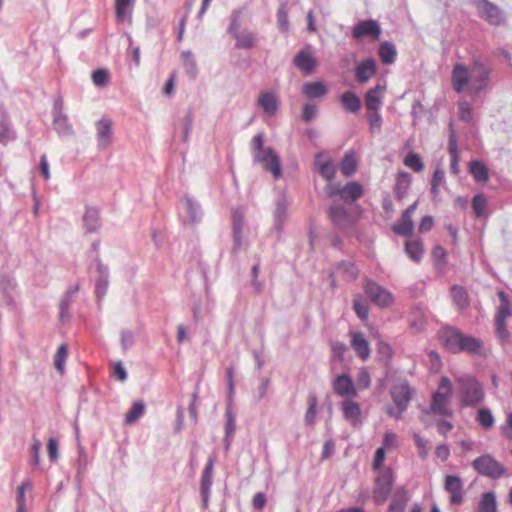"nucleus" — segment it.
<instances>
[{"label":"nucleus","instance_id":"42","mask_svg":"<svg viewBox=\"0 0 512 512\" xmlns=\"http://www.w3.org/2000/svg\"><path fill=\"white\" fill-rule=\"evenodd\" d=\"M414 224L412 221V217L404 216L402 213L400 221L393 225V231L400 236H411L413 232Z\"/></svg>","mask_w":512,"mask_h":512},{"label":"nucleus","instance_id":"26","mask_svg":"<svg viewBox=\"0 0 512 512\" xmlns=\"http://www.w3.org/2000/svg\"><path fill=\"white\" fill-rule=\"evenodd\" d=\"M235 39V47L237 49L251 50L258 43L257 34L249 29H244L233 36Z\"/></svg>","mask_w":512,"mask_h":512},{"label":"nucleus","instance_id":"55","mask_svg":"<svg viewBox=\"0 0 512 512\" xmlns=\"http://www.w3.org/2000/svg\"><path fill=\"white\" fill-rule=\"evenodd\" d=\"M68 355L67 346L62 344L58 347L54 357L55 369L62 375L64 373L65 361Z\"/></svg>","mask_w":512,"mask_h":512},{"label":"nucleus","instance_id":"53","mask_svg":"<svg viewBox=\"0 0 512 512\" xmlns=\"http://www.w3.org/2000/svg\"><path fill=\"white\" fill-rule=\"evenodd\" d=\"M15 287L16 284L13 278L8 275L0 276V291L4 294L9 302L12 300L11 293L14 291Z\"/></svg>","mask_w":512,"mask_h":512},{"label":"nucleus","instance_id":"2","mask_svg":"<svg viewBox=\"0 0 512 512\" xmlns=\"http://www.w3.org/2000/svg\"><path fill=\"white\" fill-rule=\"evenodd\" d=\"M264 133L258 132L251 141L254 152V162L261 163L266 171L273 174L275 179L281 177L280 159L272 147L263 148Z\"/></svg>","mask_w":512,"mask_h":512},{"label":"nucleus","instance_id":"64","mask_svg":"<svg viewBox=\"0 0 512 512\" xmlns=\"http://www.w3.org/2000/svg\"><path fill=\"white\" fill-rule=\"evenodd\" d=\"M445 173L441 168H437L431 180V193L436 196L438 194V187L444 181Z\"/></svg>","mask_w":512,"mask_h":512},{"label":"nucleus","instance_id":"60","mask_svg":"<svg viewBox=\"0 0 512 512\" xmlns=\"http://www.w3.org/2000/svg\"><path fill=\"white\" fill-rule=\"evenodd\" d=\"M487 207V199L483 194H477L472 199V208L476 217H482Z\"/></svg>","mask_w":512,"mask_h":512},{"label":"nucleus","instance_id":"8","mask_svg":"<svg viewBox=\"0 0 512 512\" xmlns=\"http://www.w3.org/2000/svg\"><path fill=\"white\" fill-rule=\"evenodd\" d=\"M472 466L480 475L491 479H498L506 475L504 466L490 454L477 457L473 461Z\"/></svg>","mask_w":512,"mask_h":512},{"label":"nucleus","instance_id":"57","mask_svg":"<svg viewBox=\"0 0 512 512\" xmlns=\"http://www.w3.org/2000/svg\"><path fill=\"white\" fill-rule=\"evenodd\" d=\"M337 269L340 270L349 280L356 279L359 274V270L356 265L350 261L339 262Z\"/></svg>","mask_w":512,"mask_h":512},{"label":"nucleus","instance_id":"9","mask_svg":"<svg viewBox=\"0 0 512 512\" xmlns=\"http://www.w3.org/2000/svg\"><path fill=\"white\" fill-rule=\"evenodd\" d=\"M327 214L333 225L341 231L352 228L358 221V216L342 204H332L328 207Z\"/></svg>","mask_w":512,"mask_h":512},{"label":"nucleus","instance_id":"23","mask_svg":"<svg viewBox=\"0 0 512 512\" xmlns=\"http://www.w3.org/2000/svg\"><path fill=\"white\" fill-rule=\"evenodd\" d=\"M470 75L469 71L464 64H456L452 70V86L457 93L464 91L465 87L469 83Z\"/></svg>","mask_w":512,"mask_h":512},{"label":"nucleus","instance_id":"43","mask_svg":"<svg viewBox=\"0 0 512 512\" xmlns=\"http://www.w3.org/2000/svg\"><path fill=\"white\" fill-rule=\"evenodd\" d=\"M246 7L234 9L230 15V24L227 28V32L233 37L240 32L241 18L245 12Z\"/></svg>","mask_w":512,"mask_h":512},{"label":"nucleus","instance_id":"56","mask_svg":"<svg viewBox=\"0 0 512 512\" xmlns=\"http://www.w3.org/2000/svg\"><path fill=\"white\" fill-rule=\"evenodd\" d=\"M15 138V133L11 130L8 120L4 117L0 121V143L6 145Z\"/></svg>","mask_w":512,"mask_h":512},{"label":"nucleus","instance_id":"35","mask_svg":"<svg viewBox=\"0 0 512 512\" xmlns=\"http://www.w3.org/2000/svg\"><path fill=\"white\" fill-rule=\"evenodd\" d=\"M378 55L382 63L386 65L393 64L397 56L395 45L390 41L382 42L379 46Z\"/></svg>","mask_w":512,"mask_h":512},{"label":"nucleus","instance_id":"31","mask_svg":"<svg viewBox=\"0 0 512 512\" xmlns=\"http://www.w3.org/2000/svg\"><path fill=\"white\" fill-rule=\"evenodd\" d=\"M258 104L263 111L270 116L276 114L279 108L277 97L272 92L261 93L258 99Z\"/></svg>","mask_w":512,"mask_h":512},{"label":"nucleus","instance_id":"61","mask_svg":"<svg viewBox=\"0 0 512 512\" xmlns=\"http://www.w3.org/2000/svg\"><path fill=\"white\" fill-rule=\"evenodd\" d=\"M225 435L227 436H233L234 432L236 430V423H235V416L232 411L231 404H227L226 411H225Z\"/></svg>","mask_w":512,"mask_h":512},{"label":"nucleus","instance_id":"7","mask_svg":"<svg viewBox=\"0 0 512 512\" xmlns=\"http://www.w3.org/2000/svg\"><path fill=\"white\" fill-rule=\"evenodd\" d=\"M394 484V474L391 468L380 469L375 479L373 500L377 505H382L388 499Z\"/></svg>","mask_w":512,"mask_h":512},{"label":"nucleus","instance_id":"40","mask_svg":"<svg viewBox=\"0 0 512 512\" xmlns=\"http://www.w3.org/2000/svg\"><path fill=\"white\" fill-rule=\"evenodd\" d=\"M469 172L476 182H486L489 178L487 167L478 160H473L469 164Z\"/></svg>","mask_w":512,"mask_h":512},{"label":"nucleus","instance_id":"6","mask_svg":"<svg viewBox=\"0 0 512 512\" xmlns=\"http://www.w3.org/2000/svg\"><path fill=\"white\" fill-rule=\"evenodd\" d=\"M412 394L413 392L408 381L404 380L394 385L391 390V397L396 408H388L387 413L395 419H400L408 408Z\"/></svg>","mask_w":512,"mask_h":512},{"label":"nucleus","instance_id":"58","mask_svg":"<svg viewBox=\"0 0 512 512\" xmlns=\"http://www.w3.org/2000/svg\"><path fill=\"white\" fill-rule=\"evenodd\" d=\"M367 120L369 124V130L371 134H379L382 128V117L378 111L369 112L367 114Z\"/></svg>","mask_w":512,"mask_h":512},{"label":"nucleus","instance_id":"16","mask_svg":"<svg viewBox=\"0 0 512 512\" xmlns=\"http://www.w3.org/2000/svg\"><path fill=\"white\" fill-rule=\"evenodd\" d=\"M340 407L343 418L349 422L353 428H359L362 425V411L359 403L351 399H346L341 402Z\"/></svg>","mask_w":512,"mask_h":512},{"label":"nucleus","instance_id":"36","mask_svg":"<svg viewBox=\"0 0 512 512\" xmlns=\"http://www.w3.org/2000/svg\"><path fill=\"white\" fill-rule=\"evenodd\" d=\"M498 297L500 300V305L497 309L495 320L506 321V319L511 315L512 305L510 303L508 294L503 290L498 292Z\"/></svg>","mask_w":512,"mask_h":512},{"label":"nucleus","instance_id":"54","mask_svg":"<svg viewBox=\"0 0 512 512\" xmlns=\"http://www.w3.org/2000/svg\"><path fill=\"white\" fill-rule=\"evenodd\" d=\"M133 0H115V13L118 20L122 21L130 14Z\"/></svg>","mask_w":512,"mask_h":512},{"label":"nucleus","instance_id":"20","mask_svg":"<svg viewBox=\"0 0 512 512\" xmlns=\"http://www.w3.org/2000/svg\"><path fill=\"white\" fill-rule=\"evenodd\" d=\"M97 263V272L98 277L95 282V294L98 299V301H101L108 290L109 285V269L106 265H104L99 257H96L95 259Z\"/></svg>","mask_w":512,"mask_h":512},{"label":"nucleus","instance_id":"30","mask_svg":"<svg viewBox=\"0 0 512 512\" xmlns=\"http://www.w3.org/2000/svg\"><path fill=\"white\" fill-rule=\"evenodd\" d=\"M324 156L323 152H319L315 156V166L319 172V174L326 181L330 182L334 179L336 174V167L331 160H327L325 162H320V158Z\"/></svg>","mask_w":512,"mask_h":512},{"label":"nucleus","instance_id":"5","mask_svg":"<svg viewBox=\"0 0 512 512\" xmlns=\"http://www.w3.org/2000/svg\"><path fill=\"white\" fill-rule=\"evenodd\" d=\"M325 193L329 198L339 196L344 203L350 204L358 200L364 194L363 186L356 181H351L342 186L340 183H329L325 187Z\"/></svg>","mask_w":512,"mask_h":512},{"label":"nucleus","instance_id":"34","mask_svg":"<svg viewBox=\"0 0 512 512\" xmlns=\"http://www.w3.org/2000/svg\"><path fill=\"white\" fill-rule=\"evenodd\" d=\"M448 151L451 156V164L450 169L451 173L457 175L459 173V155H458V146L457 139L453 129L450 131L449 141H448Z\"/></svg>","mask_w":512,"mask_h":512},{"label":"nucleus","instance_id":"32","mask_svg":"<svg viewBox=\"0 0 512 512\" xmlns=\"http://www.w3.org/2000/svg\"><path fill=\"white\" fill-rule=\"evenodd\" d=\"M303 93L309 99L321 98L328 93V87L323 81L307 82L303 86Z\"/></svg>","mask_w":512,"mask_h":512},{"label":"nucleus","instance_id":"17","mask_svg":"<svg viewBox=\"0 0 512 512\" xmlns=\"http://www.w3.org/2000/svg\"><path fill=\"white\" fill-rule=\"evenodd\" d=\"M352 36L355 39L371 36L373 39L377 40L381 36V27L376 20H363L353 26Z\"/></svg>","mask_w":512,"mask_h":512},{"label":"nucleus","instance_id":"49","mask_svg":"<svg viewBox=\"0 0 512 512\" xmlns=\"http://www.w3.org/2000/svg\"><path fill=\"white\" fill-rule=\"evenodd\" d=\"M318 399L314 394H310L308 397V408L305 413L304 422L305 425L311 426L315 423L317 414Z\"/></svg>","mask_w":512,"mask_h":512},{"label":"nucleus","instance_id":"10","mask_svg":"<svg viewBox=\"0 0 512 512\" xmlns=\"http://www.w3.org/2000/svg\"><path fill=\"white\" fill-rule=\"evenodd\" d=\"M491 73L492 68L486 63L479 60L473 62L471 68V88L474 95H479L482 91L488 88Z\"/></svg>","mask_w":512,"mask_h":512},{"label":"nucleus","instance_id":"47","mask_svg":"<svg viewBox=\"0 0 512 512\" xmlns=\"http://www.w3.org/2000/svg\"><path fill=\"white\" fill-rule=\"evenodd\" d=\"M277 24L282 33L289 31L290 23L288 18V6L286 2H281L277 11Z\"/></svg>","mask_w":512,"mask_h":512},{"label":"nucleus","instance_id":"59","mask_svg":"<svg viewBox=\"0 0 512 512\" xmlns=\"http://www.w3.org/2000/svg\"><path fill=\"white\" fill-rule=\"evenodd\" d=\"M404 164L416 172L424 169L422 158L414 152H409L404 158Z\"/></svg>","mask_w":512,"mask_h":512},{"label":"nucleus","instance_id":"39","mask_svg":"<svg viewBox=\"0 0 512 512\" xmlns=\"http://www.w3.org/2000/svg\"><path fill=\"white\" fill-rule=\"evenodd\" d=\"M451 294L453 302L458 307V309L464 310L468 307V292L464 287L459 285L452 286Z\"/></svg>","mask_w":512,"mask_h":512},{"label":"nucleus","instance_id":"62","mask_svg":"<svg viewBox=\"0 0 512 512\" xmlns=\"http://www.w3.org/2000/svg\"><path fill=\"white\" fill-rule=\"evenodd\" d=\"M377 355L379 360L387 365L392 356V348L391 346L384 341H378L377 343Z\"/></svg>","mask_w":512,"mask_h":512},{"label":"nucleus","instance_id":"46","mask_svg":"<svg viewBox=\"0 0 512 512\" xmlns=\"http://www.w3.org/2000/svg\"><path fill=\"white\" fill-rule=\"evenodd\" d=\"M144 411L145 404L143 401L134 402L125 415V423L129 425L135 423L144 414Z\"/></svg>","mask_w":512,"mask_h":512},{"label":"nucleus","instance_id":"1","mask_svg":"<svg viewBox=\"0 0 512 512\" xmlns=\"http://www.w3.org/2000/svg\"><path fill=\"white\" fill-rule=\"evenodd\" d=\"M437 338L442 347L450 353H467L472 356L484 355L482 340L464 334L456 327L450 325L441 327L437 333Z\"/></svg>","mask_w":512,"mask_h":512},{"label":"nucleus","instance_id":"29","mask_svg":"<svg viewBox=\"0 0 512 512\" xmlns=\"http://www.w3.org/2000/svg\"><path fill=\"white\" fill-rule=\"evenodd\" d=\"M351 336V346L356 354L362 360L368 359L370 356V346L365 336L361 332H354Z\"/></svg>","mask_w":512,"mask_h":512},{"label":"nucleus","instance_id":"18","mask_svg":"<svg viewBox=\"0 0 512 512\" xmlns=\"http://www.w3.org/2000/svg\"><path fill=\"white\" fill-rule=\"evenodd\" d=\"M215 463V457L210 456L207 460V463L204 467L201 481H200V493L202 497L203 506L206 508L208 506L210 490L212 486V476H213V467Z\"/></svg>","mask_w":512,"mask_h":512},{"label":"nucleus","instance_id":"13","mask_svg":"<svg viewBox=\"0 0 512 512\" xmlns=\"http://www.w3.org/2000/svg\"><path fill=\"white\" fill-rule=\"evenodd\" d=\"M444 489L449 493V502L451 505L460 506L464 501L463 481L457 475H447L445 477Z\"/></svg>","mask_w":512,"mask_h":512},{"label":"nucleus","instance_id":"50","mask_svg":"<svg viewBox=\"0 0 512 512\" xmlns=\"http://www.w3.org/2000/svg\"><path fill=\"white\" fill-rule=\"evenodd\" d=\"M186 210L193 223L198 222L201 219L202 211L199 203L194 201L191 197L185 196Z\"/></svg>","mask_w":512,"mask_h":512},{"label":"nucleus","instance_id":"51","mask_svg":"<svg viewBox=\"0 0 512 512\" xmlns=\"http://www.w3.org/2000/svg\"><path fill=\"white\" fill-rule=\"evenodd\" d=\"M353 309L361 320H366L369 315V305L367 301L360 295L353 300Z\"/></svg>","mask_w":512,"mask_h":512},{"label":"nucleus","instance_id":"25","mask_svg":"<svg viewBox=\"0 0 512 512\" xmlns=\"http://www.w3.org/2000/svg\"><path fill=\"white\" fill-rule=\"evenodd\" d=\"M82 220L87 233H94L100 229V212L96 207H86Z\"/></svg>","mask_w":512,"mask_h":512},{"label":"nucleus","instance_id":"33","mask_svg":"<svg viewBox=\"0 0 512 512\" xmlns=\"http://www.w3.org/2000/svg\"><path fill=\"white\" fill-rule=\"evenodd\" d=\"M340 102L345 111L357 113L361 108V100L353 91H346L340 96Z\"/></svg>","mask_w":512,"mask_h":512},{"label":"nucleus","instance_id":"24","mask_svg":"<svg viewBox=\"0 0 512 512\" xmlns=\"http://www.w3.org/2000/svg\"><path fill=\"white\" fill-rule=\"evenodd\" d=\"M384 91L385 86L378 84L374 88H371L366 92L365 105L369 112L379 111L382 105Z\"/></svg>","mask_w":512,"mask_h":512},{"label":"nucleus","instance_id":"15","mask_svg":"<svg viewBox=\"0 0 512 512\" xmlns=\"http://www.w3.org/2000/svg\"><path fill=\"white\" fill-rule=\"evenodd\" d=\"M332 388L336 395L344 398H354L357 396V389L353 379L348 374L338 375L332 382Z\"/></svg>","mask_w":512,"mask_h":512},{"label":"nucleus","instance_id":"4","mask_svg":"<svg viewBox=\"0 0 512 512\" xmlns=\"http://www.w3.org/2000/svg\"><path fill=\"white\" fill-rule=\"evenodd\" d=\"M452 383L449 378L442 377L439 382V387L432 395L430 404V411L433 414L452 417L453 411L449 408V402L452 397Z\"/></svg>","mask_w":512,"mask_h":512},{"label":"nucleus","instance_id":"27","mask_svg":"<svg viewBox=\"0 0 512 512\" xmlns=\"http://www.w3.org/2000/svg\"><path fill=\"white\" fill-rule=\"evenodd\" d=\"M411 175L406 171H400L396 175L394 194L397 200H403L411 186Z\"/></svg>","mask_w":512,"mask_h":512},{"label":"nucleus","instance_id":"21","mask_svg":"<svg viewBox=\"0 0 512 512\" xmlns=\"http://www.w3.org/2000/svg\"><path fill=\"white\" fill-rule=\"evenodd\" d=\"M289 202L284 192L278 195L276 206L273 212L274 228L281 232L288 216Z\"/></svg>","mask_w":512,"mask_h":512},{"label":"nucleus","instance_id":"12","mask_svg":"<svg viewBox=\"0 0 512 512\" xmlns=\"http://www.w3.org/2000/svg\"><path fill=\"white\" fill-rule=\"evenodd\" d=\"M364 291L372 303L380 308H386L393 304L392 293L373 280H367Z\"/></svg>","mask_w":512,"mask_h":512},{"label":"nucleus","instance_id":"38","mask_svg":"<svg viewBox=\"0 0 512 512\" xmlns=\"http://www.w3.org/2000/svg\"><path fill=\"white\" fill-rule=\"evenodd\" d=\"M340 169L344 176L351 177L357 170V160L354 151L347 152L340 162Z\"/></svg>","mask_w":512,"mask_h":512},{"label":"nucleus","instance_id":"14","mask_svg":"<svg viewBox=\"0 0 512 512\" xmlns=\"http://www.w3.org/2000/svg\"><path fill=\"white\" fill-rule=\"evenodd\" d=\"M96 138L99 149H106L112 143L113 122L109 117H102L96 123Z\"/></svg>","mask_w":512,"mask_h":512},{"label":"nucleus","instance_id":"19","mask_svg":"<svg viewBox=\"0 0 512 512\" xmlns=\"http://www.w3.org/2000/svg\"><path fill=\"white\" fill-rule=\"evenodd\" d=\"M232 227L234 240L232 253L236 254L242 247V230L244 227V212L240 207L232 209Z\"/></svg>","mask_w":512,"mask_h":512},{"label":"nucleus","instance_id":"44","mask_svg":"<svg viewBox=\"0 0 512 512\" xmlns=\"http://www.w3.org/2000/svg\"><path fill=\"white\" fill-rule=\"evenodd\" d=\"M477 512H497L496 496L489 491L482 494Z\"/></svg>","mask_w":512,"mask_h":512},{"label":"nucleus","instance_id":"11","mask_svg":"<svg viewBox=\"0 0 512 512\" xmlns=\"http://www.w3.org/2000/svg\"><path fill=\"white\" fill-rule=\"evenodd\" d=\"M479 16L490 25L500 26L505 23V12L496 4L489 0H476Z\"/></svg>","mask_w":512,"mask_h":512},{"label":"nucleus","instance_id":"28","mask_svg":"<svg viewBox=\"0 0 512 512\" xmlns=\"http://www.w3.org/2000/svg\"><path fill=\"white\" fill-rule=\"evenodd\" d=\"M409 501L408 491L404 486L397 488L388 506L387 512H404Z\"/></svg>","mask_w":512,"mask_h":512},{"label":"nucleus","instance_id":"45","mask_svg":"<svg viewBox=\"0 0 512 512\" xmlns=\"http://www.w3.org/2000/svg\"><path fill=\"white\" fill-rule=\"evenodd\" d=\"M54 129L60 135H70L73 132L72 126L68 121L67 115H55L53 116Z\"/></svg>","mask_w":512,"mask_h":512},{"label":"nucleus","instance_id":"41","mask_svg":"<svg viewBox=\"0 0 512 512\" xmlns=\"http://www.w3.org/2000/svg\"><path fill=\"white\" fill-rule=\"evenodd\" d=\"M405 252L414 262H420L423 256V244L421 240H408L405 243Z\"/></svg>","mask_w":512,"mask_h":512},{"label":"nucleus","instance_id":"37","mask_svg":"<svg viewBox=\"0 0 512 512\" xmlns=\"http://www.w3.org/2000/svg\"><path fill=\"white\" fill-rule=\"evenodd\" d=\"M294 64L297 68L306 73H311L316 65L314 58L305 51H300L296 54Z\"/></svg>","mask_w":512,"mask_h":512},{"label":"nucleus","instance_id":"3","mask_svg":"<svg viewBox=\"0 0 512 512\" xmlns=\"http://www.w3.org/2000/svg\"><path fill=\"white\" fill-rule=\"evenodd\" d=\"M460 385L461 406L476 407L484 400V391L481 384L472 376L464 375L457 379Z\"/></svg>","mask_w":512,"mask_h":512},{"label":"nucleus","instance_id":"48","mask_svg":"<svg viewBox=\"0 0 512 512\" xmlns=\"http://www.w3.org/2000/svg\"><path fill=\"white\" fill-rule=\"evenodd\" d=\"M476 421L484 429H490L494 426L495 419L491 410L487 407H482L478 410Z\"/></svg>","mask_w":512,"mask_h":512},{"label":"nucleus","instance_id":"52","mask_svg":"<svg viewBox=\"0 0 512 512\" xmlns=\"http://www.w3.org/2000/svg\"><path fill=\"white\" fill-rule=\"evenodd\" d=\"M182 58L186 73L194 79L197 76L198 70L193 54L190 51H184L182 52Z\"/></svg>","mask_w":512,"mask_h":512},{"label":"nucleus","instance_id":"63","mask_svg":"<svg viewBox=\"0 0 512 512\" xmlns=\"http://www.w3.org/2000/svg\"><path fill=\"white\" fill-rule=\"evenodd\" d=\"M92 81L97 87H104L109 82V73L106 69H98L92 73Z\"/></svg>","mask_w":512,"mask_h":512},{"label":"nucleus","instance_id":"22","mask_svg":"<svg viewBox=\"0 0 512 512\" xmlns=\"http://www.w3.org/2000/svg\"><path fill=\"white\" fill-rule=\"evenodd\" d=\"M376 71V62L369 57L355 67V78L358 83L365 84L376 74Z\"/></svg>","mask_w":512,"mask_h":512}]
</instances>
